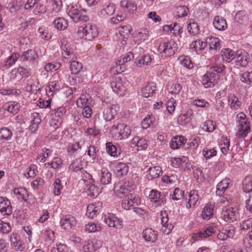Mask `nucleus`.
<instances>
[{
    "mask_svg": "<svg viewBox=\"0 0 252 252\" xmlns=\"http://www.w3.org/2000/svg\"><path fill=\"white\" fill-rule=\"evenodd\" d=\"M11 246L16 251L22 252L25 248L24 243L21 240L20 236L16 233L13 232L10 237Z\"/></svg>",
    "mask_w": 252,
    "mask_h": 252,
    "instance_id": "obj_10",
    "label": "nucleus"
},
{
    "mask_svg": "<svg viewBox=\"0 0 252 252\" xmlns=\"http://www.w3.org/2000/svg\"><path fill=\"white\" fill-rule=\"evenodd\" d=\"M115 170L118 176H123L127 174L129 166L126 163L119 162L116 165Z\"/></svg>",
    "mask_w": 252,
    "mask_h": 252,
    "instance_id": "obj_38",
    "label": "nucleus"
},
{
    "mask_svg": "<svg viewBox=\"0 0 252 252\" xmlns=\"http://www.w3.org/2000/svg\"><path fill=\"white\" fill-rule=\"evenodd\" d=\"M60 224L63 229L69 230L76 224V219L70 215L63 216L60 221Z\"/></svg>",
    "mask_w": 252,
    "mask_h": 252,
    "instance_id": "obj_12",
    "label": "nucleus"
},
{
    "mask_svg": "<svg viewBox=\"0 0 252 252\" xmlns=\"http://www.w3.org/2000/svg\"><path fill=\"white\" fill-rule=\"evenodd\" d=\"M92 102V100L89 94H81L77 100V105L78 107L83 108L87 105L90 106Z\"/></svg>",
    "mask_w": 252,
    "mask_h": 252,
    "instance_id": "obj_36",
    "label": "nucleus"
},
{
    "mask_svg": "<svg viewBox=\"0 0 252 252\" xmlns=\"http://www.w3.org/2000/svg\"><path fill=\"white\" fill-rule=\"evenodd\" d=\"M62 122V119L52 117L49 124L50 127L52 128V130L54 131L60 126Z\"/></svg>",
    "mask_w": 252,
    "mask_h": 252,
    "instance_id": "obj_63",
    "label": "nucleus"
},
{
    "mask_svg": "<svg viewBox=\"0 0 252 252\" xmlns=\"http://www.w3.org/2000/svg\"><path fill=\"white\" fill-rule=\"evenodd\" d=\"M133 58V55L131 52L128 53L126 55L122 58H121L116 62L115 68L116 73H120L125 70V67L124 63L131 60Z\"/></svg>",
    "mask_w": 252,
    "mask_h": 252,
    "instance_id": "obj_14",
    "label": "nucleus"
},
{
    "mask_svg": "<svg viewBox=\"0 0 252 252\" xmlns=\"http://www.w3.org/2000/svg\"><path fill=\"white\" fill-rule=\"evenodd\" d=\"M242 82L250 85L252 83V72L247 71L241 75Z\"/></svg>",
    "mask_w": 252,
    "mask_h": 252,
    "instance_id": "obj_62",
    "label": "nucleus"
},
{
    "mask_svg": "<svg viewBox=\"0 0 252 252\" xmlns=\"http://www.w3.org/2000/svg\"><path fill=\"white\" fill-rule=\"evenodd\" d=\"M12 72L17 73L20 76L24 77H28L31 75V70L30 68H26L23 67H19L12 70Z\"/></svg>",
    "mask_w": 252,
    "mask_h": 252,
    "instance_id": "obj_49",
    "label": "nucleus"
},
{
    "mask_svg": "<svg viewBox=\"0 0 252 252\" xmlns=\"http://www.w3.org/2000/svg\"><path fill=\"white\" fill-rule=\"evenodd\" d=\"M229 184L230 180L229 179L225 178L223 179L217 185L216 194L219 196L222 195L228 187Z\"/></svg>",
    "mask_w": 252,
    "mask_h": 252,
    "instance_id": "obj_34",
    "label": "nucleus"
},
{
    "mask_svg": "<svg viewBox=\"0 0 252 252\" xmlns=\"http://www.w3.org/2000/svg\"><path fill=\"white\" fill-rule=\"evenodd\" d=\"M242 188L244 192H251L252 191V176H247L242 182Z\"/></svg>",
    "mask_w": 252,
    "mask_h": 252,
    "instance_id": "obj_41",
    "label": "nucleus"
},
{
    "mask_svg": "<svg viewBox=\"0 0 252 252\" xmlns=\"http://www.w3.org/2000/svg\"><path fill=\"white\" fill-rule=\"evenodd\" d=\"M132 30L131 26L127 25L119 28V33L124 38H127L130 34Z\"/></svg>",
    "mask_w": 252,
    "mask_h": 252,
    "instance_id": "obj_56",
    "label": "nucleus"
},
{
    "mask_svg": "<svg viewBox=\"0 0 252 252\" xmlns=\"http://www.w3.org/2000/svg\"><path fill=\"white\" fill-rule=\"evenodd\" d=\"M236 122L238 127L236 135L239 138L246 136L250 131L251 126L250 122L246 114L242 112L238 114L236 117Z\"/></svg>",
    "mask_w": 252,
    "mask_h": 252,
    "instance_id": "obj_1",
    "label": "nucleus"
},
{
    "mask_svg": "<svg viewBox=\"0 0 252 252\" xmlns=\"http://www.w3.org/2000/svg\"><path fill=\"white\" fill-rule=\"evenodd\" d=\"M0 212L3 215H10L12 213L10 202L6 198L0 197Z\"/></svg>",
    "mask_w": 252,
    "mask_h": 252,
    "instance_id": "obj_15",
    "label": "nucleus"
},
{
    "mask_svg": "<svg viewBox=\"0 0 252 252\" xmlns=\"http://www.w3.org/2000/svg\"><path fill=\"white\" fill-rule=\"evenodd\" d=\"M119 110V106L116 104L111 105L106 108L103 111V116L106 121L113 120Z\"/></svg>",
    "mask_w": 252,
    "mask_h": 252,
    "instance_id": "obj_11",
    "label": "nucleus"
},
{
    "mask_svg": "<svg viewBox=\"0 0 252 252\" xmlns=\"http://www.w3.org/2000/svg\"><path fill=\"white\" fill-rule=\"evenodd\" d=\"M78 34L80 37L92 40L97 36L98 31L95 26L88 24L79 28Z\"/></svg>",
    "mask_w": 252,
    "mask_h": 252,
    "instance_id": "obj_5",
    "label": "nucleus"
},
{
    "mask_svg": "<svg viewBox=\"0 0 252 252\" xmlns=\"http://www.w3.org/2000/svg\"><path fill=\"white\" fill-rule=\"evenodd\" d=\"M188 158L186 157H182L181 158H173L171 159L172 165L175 168L179 167L182 163L186 162Z\"/></svg>",
    "mask_w": 252,
    "mask_h": 252,
    "instance_id": "obj_61",
    "label": "nucleus"
},
{
    "mask_svg": "<svg viewBox=\"0 0 252 252\" xmlns=\"http://www.w3.org/2000/svg\"><path fill=\"white\" fill-rule=\"evenodd\" d=\"M186 141V139L183 136H177L171 139L170 145L172 149H176L184 145Z\"/></svg>",
    "mask_w": 252,
    "mask_h": 252,
    "instance_id": "obj_33",
    "label": "nucleus"
},
{
    "mask_svg": "<svg viewBox=\"0 0 252 252\" xmlns=\"http://www.w3.org/2000/svg\"><path fill=\"white\" fill-rule=\"evenodd\" d=\"M213 25L216 29L219 31H223L227 27L226 20L223 17L219 16L215 17Z\"/></svg>",
    "mask_w": 252,
    "mask_h": 252,
    "instance_id": "obj_32",
    "label": "nucleus"
},
{
    "mask_svg": "<svg viewBox=\"0 0 252 252\" xmlns=\"http://www.w3.org/2000/svg\"><path fill=\"white\" fill-rule=\"evenodd\" d=\"M86 166V162L81 158H76L70 164L69 168L74 172L81 171Z\"/></svg>",
    "mask_w": 252,
    "mask_h": 252,
    "instance_id": "obj_22",
    "label": "nucleus"
},
{
    "mask_svg": "<svg viewBox=\"0 0 252 252\" xmlns=\"http://www.w3.org/2000/svg\"><path fill=\"white\" fill-rule=\"evenodd\" d=\"M216 74L215 73L208 71L203 76L202 84L205 88H211L213 87L216 82Z\"/></svg>",
    "mask_w": 252,
    "mask_h": 252,
    "instance_id": "obj_16",
    "label": "nucleus"
},
{
    "mask_svg": "<svg viewBox=\"0 0 252 252\" xmlns=\"http://www.w3.org/2000/svg\"><path fill=\"white\" fill-rule=\"evenodd\" d=\"M106 149L107 153L112 157H117L118 151L117 147L111 142L106 143Z\"/></svg>",
    "mask_w": 252,
    "mask_h": 252,
    "instance_id": "obj_55",
    "label": "nucleus"
},
{
    "mask_svg": "<svg viewBox=\"0 0 252 252\" xmlns=\"http://www.w3.org/2000/svg\"><path fill=\"white\" fill-rule=\"evenodd\" d=\"M121 6L126 12H133L136 10V6L131 1L123 0L121 2Z\"/></svg>",
    "mask_w": 252,
    "mask_h": 252,
    "instance_id": "obj_43",
    "label": "nucleus"
},
{
    "mask_svg": "<svg viewBox=\"0 0 252 252\" xmlns=\"http://www.w3.org/2000/svg\"><path fill=\"white\" fill-rule=\"evenodd\" d=\"M126 83L123 82L120 77H116L111 83V87L113 91L120 95L124 94L126 88Z\"/></svg>",
    "mask_w": 252,
    "mask_h": 252,
    "instance_id": "obj_8",
    "label": "nucleus"
},
{
    "mask_svg": "<svg viewBox=\"0 0 252 252\" xmlns=\"http://www.w3.org/2000/svg\"><path fill=\"white\" fill-rule=\"evenodd\" d=\"M66 112L65 108L63 107H60L51 111V115L52 117L62 119Z\"/></svg>",
    "mask_w": 252,
    "mask_h": 252,
    "instance_id": "obj_53",
    "label": "nucleus"
},
{
    "mask_svg": "<svg viewBox=\"0 0 252 252\" xmlns=\"http://www.w3.org/2000/svg\"><path fill=\"white\" fill-rule=\"evenodd\" d=\"M14 193L19 200H24L28 203L29 194L27 190L24 188H19L14 189Z\"/></svg>",
    "mask_w": 252,
    "mask_h": 252,
    "instance_id": "obj_31",
    "label": "nucleus"
},
{
    "mask_svg": "<svg viewBox=\"0 0 252 252\" xmlns=\"http://www.w3.org/2000/svg\"><path fill=\"white\" fill-rule=\"evenodd\" d=\"M101 229V226L99 224H96L93 222L89 223L85 226V230L89 233L99 231Z\"/></svg>",
    "mask_w": 252,
    "mask_h": 252,
    "instance_id": "obj_58",
    "label": "nucleus"
},
{
    "mask_svg": "<svg viewBox=\"0 0 252 252\" xmlns=\"http://www.w3.org/2000/svg\"><path fill=\"white\" fill-rule=\"evenodd\" d=\"M131 130L129 126L123 123L114 125L110 129V133L117 139L127 138L131 134Z\"/></svg>",
    "mask_w": 252,
    "mask_h": 252,
    "instance_id": "obj_2",
    "label": "nucleus"
},
{
    "mask_svg": "<svg viewBox=\"0 0 252 252\" xmlns=\"http://www.w3.org/2000/svg\"><path fill=\"white\" fill-rule=\"evenodd\" d=\"M82 64L78 62L73 61L71 62L70 70L72 74H78L82 70Z\"/></svg>",
    "mask_w": 252,
    "mask_h": 252,
    "instance_id": "obj_48",
    "label": "nucleus"
},
{
    "mask_svg": "<svg viewBox=\"0 0 252 252\" xmlns=\"http://www.w3.org/2000/svg\"><path fill=\"white\" fill-rule=\"evenodd\" d=\"M94 182L93 180L92 183H88L86 184L87 187L86 189L87 190L88 195L93 198L96 197L101 191V189L94 185Z\"/></svg>",
    "mask_w": 252,
    "mask_h": 252,
    "instance_id": "obj_24",
    "label": "nucleus"
},
{
    "mask_svg": "<svg viewBox=\"0 0 252 252\" xmlns=\"http://www.w3.org/2000/svg\"><path fill=\"white\" fill-rule=\"evenodd\" d=\"M220 40L218 37H211L206 39L207 44H208L209 49L212 53L216 54L218 50L220 48Z\"/></svg>",
    "mask_w": 252,
    "mask_h": 252,
    "instance_id": "obj_19",
    "label": "nucleus"
},
{
    "mask_svg": "<svg viewBox=\"0 0 252 252\" xmlns=\"http://www.w3.org/2000/svg\"><path fill=\"white\" fill-rule=\"evenodd\" d=\"M149 198L152 202L156 204L157 205H161L164 202V195L160 192L153 189L151 191Z\"/></svg>",
    "mask_w": 252,
    "mask_h": 252,
    "instance_id": "obj_18",
    "label": "nucleus"
},
{
    "mask_svg": "<svg viewBox=\"0 0 252 252\" xmlns=\"http://www.w3.org/2000/svg\"><path fill=\"white\" fill-rule=\"evenodd\" d=\"M20 108V104L16 102H10L5 104L4 109L12 113H17Z\"/></svg>",
    "mask_w": 252,
    "mask_h": 252,
    "instance_id": "obj_47",
    "label": "nucleus"
},
{
    "mask_svg": "<svg viewBox=\"0 0 252 252\" xmlns=\"http://www.w3.org/2000/svg\"><path fill=\"white\" fill-rule=\"evenodd\" d=\"M189 199L186 207L188 208L193 207L199 199L198 195L196 191L192 190L190 191L189 195Z\"/></svg>",
    "mask_w": 252,
    "mask_h": 252,
    "instance_id": "obj_40",
    "label": "nucleus"
},
{
    "mask_svg": "<svg viewBox=\"0 0 252 252\" xmlns=\"http://www.w3.org/2000/svg\"><path fill=\"white\" fill-rule=\"evenodd\" d=\"M152 58L149 55H144L135 62L136 64L139 67H142V65H149L152 63Z\"/></svg>",
    "mask_w": 252,
    "mask_h": 252,
    "instance_id": "obj_44",
    "label": "nucleus"
},
{
    "mask_svg": "<svg viewBox=\"0 0 252 252\" xmlns=\"http://www.w3.org/2000/svg\"><path fill=\"white\" fill-rule=\"evenodd\" d=\"M148 171L149 176L148 177V178L149 179L152 180L159 177L161 171V169L160 167L156 166L153 167H150L148 169Z\"/></svg>",
    "mask_w": 252,
    "mask_h": 252,
    "instance_id": "obj_46",
    "label": "nucleus"
},
{
    "mask_svg": "<svg viewBox=\"0 0 252 252\" xmlns=\"http://www.w3.org/2000/svg\"><path fill=\"white\" fill-rule=\"evenodd\" d=\"M19 57L20 55L19 54H13L7 59L5 64L3 65V67L7 68L12 66Z\"/></svg>",
    "mask_w": 252,
    "mask_h": 252,
    "instance_id": "obj_59",
    "label": "nucleus"
},
{
    "mask_svg": "<svg viewBox=\"0 0 252 252\" xmlns=\"http://www.w3.org/2000/svg\"><path fill=\"white\" fill-rule=\"evenodd\" d=\"M221 53L222 60L225 62L230 63L236 57V52L228 48L223 49Z\"/></svg>",
    "mask_w": 252,
    "mask_h": 252,
    "instance_id": "obj_35",
    "label": "nucleus"
},
{
    "mask_svg": "<svg viewBox=\"0 0 252 252\" xmlns=\"http://www.w3.org/2000/svg\"><path fill=\"white\" fill-rule=\"evenodd\" d=\"M216 125L212 120H207L205 122L202 126V129L207 132H212L216 129Z\"/></svg>",
    "mask_w": 252,
    "mask_h": 252,
    "instance_id": "obj_50",
    "label": "nucleus"
},
{
    "mask_svg": "<svg viewBox=\"0 0 252 252\" xmlns=\"http://www.w3.org/2000/svg\"><path fill=\"white\" fill-rule=\"evenodd\" d=\"M32 120L31 125L29 127V130L32 132H35L38 129V126L40 124L41 119L39 114L33 112L32 115Z\"/></svg>",
    "mask_w": 252,
    "mask_h": 252,
    "instance_id": "obj_25",
    "label": "nucleus"
},
{
    "mask_svg": "<svg viewBox=\"0 0 252 252\" xmlns=\"http://www.w3.org/2000/svg\"><path fill=\"white\" fill-rule=\"evenodd\" d=\"M220 148L221 152L224 154H226L229 150L230 146L229 140L226 138L222 137L220 144Z\"/></svg>",
    "mask_w": 252,
    "mask_h": 252,
    "instance_id": "obj_54",
    "label": "nucleus"
},
{
    "mask_svg": "<svg viewBox=\"0 0 252 252\" xmlns=\"http://www.w3.org/2000/svg\"><path fill=\"white\" fill-rule=\"evenodd\" d=\"M12 135L11 131L7 127H2L0 129V139L4 141L8 140Z\"/></svg>",
    "mask_w": 252,
    "mask_h": 252,
    "instance_id": "obj_51",
    "label": "nucleus"
},
{
    "mask_svg": "<svg viewBox=\"0 0 252 252\" xmlns=\"http://www.w3.org/2000/svg\"><path fill=\"white\" fill-rule=\"evenodd\" d=\"M61 49L64 52V55L69 56L72 54V51L70 48V44L64 39L61 41Z\"/></svg>",
    "mask_w": 252,
    "mask_h": 252,
    "instance_id": "obj_60",
    "label": "nucleus"
},
{
    "mask_svg": "<svg viewBox=\"0 0 252 252\" xmlns=\"http://www.w3.org/2000/svg\"><path fill=\"white\" fill-rule=\"evenodd\" d=\"M222 217L226 222H233L239 217L238 210L236 207L226 206L222 211Z\"/></svg>",
    "mask_w": 252,
    "mask_h": 252,
    "instance_id": "obj_6",
    "label": "nucleus"
},
{
    "mask_svg": "<svg viewBox=\"0 0 252 252\" xmlns=\"http://www.w3.org/2000/svg\"><path fill=\"white\" fill-rule=\"evenodd\" d=\"M228 101L230 102V108L233 110L238 109L241 105V102L238 98L234 94L229 96Z\"/></svg>",
    "mask_w": 252,
    "mask_h": 252,
    "instance_id": "obj_52",
    "label": "nucleus"
},
{
    "mask_svg": "<svg viewBox=\"0 0 252 252\" xmlns=\"http://www.w3.org/2000/svg\"><path fill=\"white\" fill-rule=\"evenodd\" d=\"M164 30L170 31V32L175 35H180L183 31V28L177 23H174L170 26H165Z\"/></svg>",
    "mask_w": 252,
    "mask_h": 252,
    "instance_id": "obj_37",
    "label": "nucleus"
},
{
    "mask_svg": "<svg viewBox=\"0 0 252 252\" xmlns=\"http://www.w3.org/2000/svg\"><path fill=\"white\" fill-rule=\"evenodd\" d=\"M104 221L110 227L118 228L121 225L119 219L113 214L108 213L105 215Z\"/></svg>",
    "mask_w": 252,
    "mask_h": 252,
    "instance_id": "obj_17",
    "label": "nucleus"
},
{
    "mask_svg": "<svg viewBox=\"0 0 252 252\" xmlns=\"http://www.w3.org/2000/svg\"><path fill=\"white\" fill-rule=\"evenodd\" d=\"M115 11V5L113 3H109L103 6L102 8L99 11L98 15L100 17L107 18L113 15Z\"/></svg>",
    "mask_w": 252,
    "mask_h": 252,
    "instance_id": "obj_21",
    "label": "nucleus"
},
{
    "mask_svg": "<svg viewBox=\"0 0 252 252\" xmlns=\"http://www.w3.org/2000/svg\"><path fill=\"white\" fill-rule=\"evenodd\" d=\"M101 207V204L99 205V203L97 204H89L87 209L86 215L88 218L93 219L96 216L97 213L100 211V208Z\"/></svg>",
    "mask_w": 252,
    "mask_h": 252,
    "instance_id": "obj_23",
    "label": "nucleus"
},
{
    "mask_svg": "<svg viewBox=\"0 0 252 252\" xmlns=\"http://www.w3.org/2000/svg\"><path fill=\"white\" fill-rule=\"evenodd\" d=\"M177 49V45L173 40L164 42L159 45L158 49L161 57L166 58L173 56Z\"/></svg>",
    "mask_w": 252,
    "mask_h": 252,
    "instance_id": "obj_4",
    "label": "nucleus"
},
{
    "mask_svg": "<svg viewBox=\"0 0 252 252\" xmlns=\"http://www.w3.org/2000/svg\"><path fill=\"white\" fill-rule=\"evenodd\" d=\"M235 63L236 65L246 67L249 63L248 53L243 50H238L235 55Z\"/></svg>",
    "mask_w": 252,
    "mask_h": 252,
    "instance_id": "obj_9",
    "label": "nucleus"
},
{
    "mask_svg": "<svg viewBox=\"0 0 252 252\" xmlns=\"http://www.w3.org/2000/svg\"><path fill=\"white\" fill-rule=\"evenodd\" d=\"M66 12L70 18L75 22L87 21L88 17L85 11L76 5H69L66 9Z\"/></svg>",
    "mask_w": 252,
    "mask_h": 252,
    "instance_id": "obj_3",
    "label": "nucleus"
},
{
    "mask_svg": "<svg viewBox=\"0 0 252 252\" xmlns=\"http://www.w3.org/2000/svg\"><path fill=\"white\" fill-rule=\"evenodd\" d=\"M156 91V86L155 83H149L142 90V95L145 97L153 96Z\"/></svg>",
    "mask_w": 252,
    "mask_h": 252,
    "instance_id": "obj_30",
    "label": "nucleus"
},
{
    "mask_svg": "<svg viewBox=\"0 0 252 252\" xmlns=\"http://www.w3.org/2000/svg\"><path fill=\"white\" fill-rule=\"evenodd\" d=\"M178 61L182 65L188 69H191L193 67V63L189 56H181L178 58Z\"/></svg>",
    "mask_w": 252,
    "mask_h": 252,
    "instance_id": "obj_45",
    "label": "nucleus"
},
{
    "mask_svg": "<svg viewBox=\"0 0 252 252\" xmlns=\"http://www.w3.org/2000/svg\"><path fill=\"white\" fill-rule=\"evenodd\" d=\"M206 46L207 42L198 39L192 42L190 44L189 47L190 49H193L197 54H200Z\"/></svg>",
    "mask_w": 252,
    "mask_h": 252,
    "instance_id": "obj_28",
    "label": "nucleus"
},
{
    "mask_svg": "<svg viewBox=\"0 0 252 252\" xmlns=\"http://www.w3.org/2000/svg\"><path fill=\"white\" fill-rule=\"evenodd\" d=\"M98 248L95 246L94 241H88L84 245L83 249L85 252H94Z\"/></svg>",
    "mask_w": 252,
    "mask_h": 252,
    "instance_id": "obj_64",
    "label": "nucleus"
},
{
    "mask_svg": "<svg viewBox=\"0 0 252 252\" xmlns=\"http://www.w3.org/2000/svg\"><path fill=\"white\" fill-rule=\"evenodd\" d=\"M214 204L211 203H207L203 208L201 216L203 220H209L213 215Z\"/></svg>",
    "mask_w": 252,
    "mask_h": 252,
    "instance_id": "obj_29",
    "label": "nucleus"
},
{
    "mask_svg": "<svg viewBox=\"0 0 252 252\" xmlns=\"http://www.w3.org/2000/svg\"><path fill=\"white\" fill-rule=\"evenodd\" d=\"M61 88L58 81H51L46 88V91L48 95H52L53 93L59 91Z\"/></svg>",
    "mask_w": 252,
    "mask_h": 252,
    "instance_id": "obj_39",
    "label": "nucleus"
},
{
    "mask_svg": "<svg viewBox=\"0 0 252 252\" xmlns=\"http://www.w3.org/2000/svg\"><path fill=\"white\" fill-rule=\"evenodd\" d=\"M54 25L58 30H64L68 26L67 21L62 17H58L54 21Z\"/></svg>",
    "mask_w": 252,
    "mask_h": 252,
    "instance_id": "obj_42",
    "label": "nucleus"
},
{
    "mask_svg": "<svg viewBox=\"0 0 252 252\" xmlns=\"http://www.w3.org/2000/svg\"><path fill=\"white\" fill-rule=\"evenodd\" d=\"M215 232V229L213 227L209 226L206 228L203 231L198 233H194L192 236V239L194 241H198L200 239L206 238L212 235Z\"/></svg>",
    "mask_w": 252,
    "mask_h": 252,
    "instance_id": "obj_20",
    "label": "nucleus"
},
{
    "mask_svg": "<svg viewBox=\"0 0 252 252\" xmlns=\"http://www.w3.org/2000/svg\"><path fill=\"white\" fill-rule=\"evenodd\" d=\"M143 237L146 241L153 243L158 238L157 233L151 228H147L144 230L142 233Z\"/></svg>",
    "mask_w": 252,
    "mask_h": 252,
    "instance_id": "obj_27",
    "label": "nucleus"
},
{
    "mask_svg": "<svg viewBox=\"0 0 252 252\" xmlns=\"http://www.w3.org/2000/svg\"><path fill=\"white\" fill-rule=\"evenodd\" d=\"M112 174L106 168H103L100 171V182L102 185H108L111 183Z\"/></svg>",
    "mask_w": 252,
    "mask_h": 252,
    "instance_id": "obj_26",
    "label": "nucleus"
},
{
    "mask_svg": "<svg viewBox=\"0 0 252 252\" xmlns=\"http://www.w3.org/2000/svg\"><path fill=\"white\" fill-rule=\"evenodd\" d=\"M182 86L180 84L174 83L168 85V90L172 94H178L182 90Z\"/></svg>",
    "mask_w": 252,
    "mask_h": 252,
    "instance_id": "obj_57",
    "label": "nucleus"
},
{
    "mask_svg": "<svg viewBox=\"0 0 252 252\" xmlns=\"http://www.w3.org/2000/svg\"><path fill=\"white\" fill-rule=\"evenodd\" d=\"M38 55L36 51L32 49H29L23 52L21 59L23 62H29L34 63L37 61Z\"/></svg>",
    "mask_w": 252,
    "mask_h": 252,
    "instance_id": "obj_13",
    "label": "nucleus"
},
{
    "mask_svg": "<svg viewBox=\"0 0 252 252\" xmlns=\"http://www.w3.org/2000/svg\"><path fill=\"white\" fill-rule=\"evenodd\" d=\"M139 197L135 194L130 193L126 195L123 199L122 207L125 210H128L137 206L140 204Z\"/></svg>",
    "mask_w": 252,
    "mask_h": 252,
    "instance_id": "obj_7",
    "label": "nucleus"
}]
</instances>
